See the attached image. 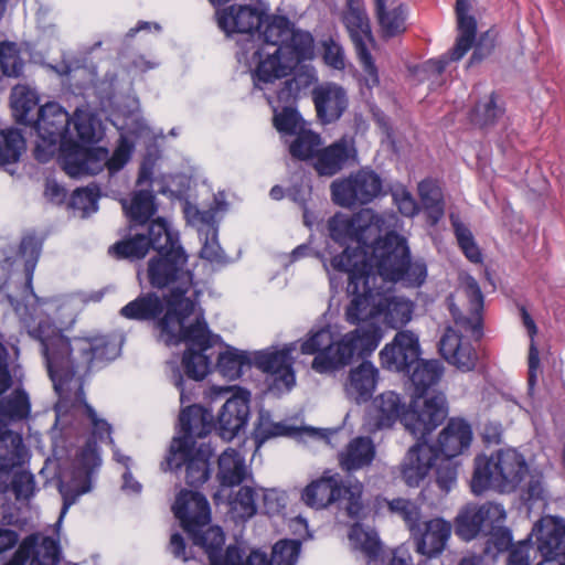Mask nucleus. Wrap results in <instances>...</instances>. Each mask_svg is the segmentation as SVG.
I'll list each match as a JSON object with an SVG mask.
<instances>
[{"mask_svg":"<svg viewBox=\"0 0 565 565\" xmlns=\"http://www.w3.org/2000/svg\"><path fill=\"white\" fill-rule=\"evenodd\" d=\"M413 303L404 298L395 296H381V316L384 322L393 328L399 329L407 324L412 319Z\"/></svg>","mask_w":565,"mask_h":565,"instance_id":"41","label":"nucleus"},{"mask_svg":"<svg viewBox=\"0 0 565 565\" xmlns=\"http://www.w3.org/2000/svg\"><path fill=\"white\" fill-rule=\"evenodd\" d=\"M209 561L211 565H269L267 554L260 551H252L244 561L242 551L236 545L227 546L224 554L221 552Z\"/></svg>","mask_w":565,"mask_h":565,"instance_id":"47","label":"nucleus"},{"mask_svg":"<svg viewBox=\"0 0 565 565\" xmlns=\"http://www.w3.org/2000/svg\"><path fill=\"white\" fill-rule=\"evenodd\" d=\"M218 28L231 35L233 33L254 34L264 22V12L250 6H230L216 11Z\"/></svg>","mask_w":565,"mask_h":565,"instance_id":"24","label":"nucleus"},{"mask_svg":"<svg viewBox=\"0 0 565 565\" xmlns=\"http://www.w3.org/2000/svg\"><path fill=\"white\" fill-rule=\"evenodd\" d=\"M71 115L65 107L56 102H47L39 108L34 127L38 134L35 157L46 162L56 157L67 175L70 172L71 138L68 126Z\"/></svg>","mask_w":565,"mask_h":565,"instance_id":"9","label":"nucleus"},{"mask_svg":"<svg viewBox=\"0 0 565 565\" xmlns=\"http://www.w3.org/2000/svg\"><path fill=\"white\" fill-rule=\"evenodd\" d=\"M301 550L298 540H280L273 546L269 565H296Z\"/></svg>","mask_w":565,"mask_h":565,"instance_id":"60","label":"nucleus"},{"mask_svg":"<svg viewBox=\"0 0 565 565\" xmlns=\"http://www.w3.org/2000/svg\"><path fill=\"white\" fill-rule=\"evenodd\" d=\"M39 102L38 94L26 85H17L10 95V105L14 118L22 124L30 121L29 115Z\"/></svg>","mask_w":565,"mask_h":565,"instance_id":"45","label":"nucleus"},{"mask_svg":"<svg viewBox=\"0 0 565 565\" xmlns=\"http://www.w3.org/2000/svg\"><path fill=\"white\" fill-rule=\"evenodd\" d=\"M504 522H494L489 526V530L483 536H487V541L483 547V554L486 556L495 557L499 554L510 551L512 548V533L511 530L503 525Z\"/></svg>","mask_w":565,"mask_h":565,"instance_id":"46","label":"nucleus"},{"mask_svg":"<svg viewBox=\"0 0 565 565\" xmlns=\"http://www.w3.org/2000/svg\"><path fill=\"white\" fill-rule=\"evenodd\" d=\"M156 198L151 191L140 190L135 193L129 207V216L134 222L143 225L156 214Z\"/></svg>","mask_w":565,"mask_h":565,"instance_id":"52","label":"nucleus"},{"mask_svg":"<svg viewBox=\"0 0 565 565\" xmlns=\"http://www.w3.org/2000/svg\"><path fill=\"white\" fill-rule=\"evenodd\" d=\"M22 456V440L18 435L4 431L0 435V491L6 492L9 468L15 467Z\"/></svg>","mask_w":565,"mask_h":565,"instance_id":"39","label":"nucleus"},{"mask_svg":"<svg viewBox=\"0 0 565 565\" xmlns=\"http://www.w3.org/2000/svg\"><path fill=\"white\" fill-rule=\"evenodd\" d=\"M374 427L376 429L390 428L397 419L404 424V415L409 409L405 407L399 395L393 391L380 394L373 401Z\"/></svg>","mask_w":565,"mask_h":565,"instance_id":"34","label":"nucleus"},{"mask_svg":"<svg viewBox=\"0 0 565 565\" xmlns=\"http://www.w3.org/2000/svg\"><path fill=\"white\" fill-rule=\"evenodd\" d=\"M312 100L317 117L322 124L337 121L348 107L347 92L335 83H326L315 87Z\"/></svg>","mask_w":565,"mask_h":565,"instance_id":"26","label":"nucleus"},{"mask_svg":"<svg viewBox=\"0 0 565 565\" xmlns=\"http://www.w3.org/2000/svg\"><path fill=\"white\" fill-rule=\"evenodd\" d=\"M332 202L341 207L353 209L372 203L385 194L383 179L370 167H362L330 184Z\"/></svg>","mask_w":565,"mask_h":565,"instance_id":"13","label":"nucleus"},{"mask_svg":"<svg viewBox=\"0 0 565 565\" xmlns=\"http://www.w3.org/2000/svg\"><path fill=\"white\" fill-rule=\"evenodd\" d=\"M109 150L97 145H82L73 139V178L96 175L106 168Z\"/></svg>","mask_w":565,"mask_h":565,"instance_id":"33","label":"nucleus"},{"mask_svg":"<svg viewBox=\"0 0 565 565\" xmlns=\"http://www.w3.org/2000/svg\"><path fill=\"white\" fill-rule=\"evenodd\" d=\"M152 231H157L156 254L149 259L147 276L151 287L171 290L164 296L166 308L171 302H180L193 286V273L188 268L189 255L181 244L179 232L172 230L168 223H158Z\"/></svg>","mask_w":565,"mask_h":565,"instance_id":"4","label":"nucleus"},{"mask_svg":"<svg viewBox=\"0 0 565 565\" xmlns=\"http://www.w3.org/2000/svg\"><path fill=\"white\" fill-rule=\"evenodd\" d=\"M301 499L306 505L317 510L344 499L348 501V513L358 516L362 510V484H345L339 472L326 470L318 479L307 484Z\"/></svg>","mask_w":565,"mask_h":565,"instance_id":"11","label":"nucleus"},{"mask_svg":"<svg viewBox=\"0 0 565 565\" xmlns=\"http://www.w3.org/2000/svg\"><path fill=\"white\" fill-rule=\"evenodd\" d=\"M533 532L541 561L535 565H565V522L557 516H544Z\"/></svg>","mask_w":565,"mask_h":565,"instance_id":"19","label":"nucleus"},{"mask_svg":"<svg viewBox=\"0 0 565 565\" xmlns=\"http://www.w3.org/2000/svg\"><path fill=\"white\" fill-rule=\"evenodd\" d=\"M383 337L379 326L372 323L355 328L335 339L330 326L312 328L299 340V351L313 355L311 369L319 374L340 371L358 356L365 359L377 348Z\"/></svg>","mask_w":565,"mask_h":565,"instance_id":"3","label":"nucleus"},{"mask_svg":"<svg viewBox=\"0 0 565 565\" xmlns=\"http://www.w3.org/2000/svg\"><path fill=\"white\" fill-rule=\"evenodd\" d=\"M172 510L193 544L201 547L209 559L223 551L225 534L222 527L210 525L211 507L204 494L183 489L177 495Z\"/></svg>","mask_w":565,"mask_h":565,"instance_id":"8","label":"nucleus"},{"mask_svg":"<svg viewBox=\"0 0 565 565\" xmlns=\"http://www.w3.org/2000/svg\"><path fill=\"white\" fill-rule=\"evenodd\" d=\"M522 322L527 331V334L531 339V344L529 349V358H527V364H529V372H527V382L530 386H533L536 382V370L540 365V355L539 350L535 345L534 338L537 334V327L531 317V315L527 312L525 307L520 308Z\"/></svg>","mask_w":565,"mask_h":565,"instance_id":"57","label":"nucleus"},{"mask_svg":"<svg viewBox=\"0 0 565 565\" xmlns=\"http://www.w3.org/2000/svg\"><path fill=\"white\" fill-rule=\"evenodd\" d=\"M413 366L408 374L415 394L404 415V426L414 437L422 439L443 424L448 415L446 395L434 390L444 375V365L439 360L419 358Z\"/></svg>","mask_w":565,"mask_h":565,"instance_id":"5","label":"nucleus"},{"mask_svg":"<svg viewBox=\"0 0 565 565\" xmlns=\"http://www.w3.org/2000/svg\"><path fill=\"white\" fill-rule=\"evenodd\" d=\"M436 483L443 492H449L456 484L458 475V463L454 459L440 457L435 460Z\"/></svg>","mask_w":565,"mask_h":565,"instance_id":"62","label":"nucleus"},{"mask_svg":"<svg viewBox=\"0 0 565 565\" xmlns=\"http://www.w3.org/2000/svg\"><path fill=\"white\" fill-rule=\"evenodd\" d=\"M163 310V300L156 292L149 291L129 301L120 309L119 313L125 319L134 321H159Z\"/></svg>","mask_w":565,"mask_h":565,"instance_id":"35","label":"nucleus"},{"mask_svg":"<svg viewBox=\"0 0 565 565\" xmlns=\"http://www.w3.org/2000/svg\"><path fill=\"white\" fill-rule=\"evenodd\" d=\"M446 302L457 329L452 327L445 329L438 343L439 353L445 361L459 371H473L477 366L478 353L461 332L467 333L476 342L483 338V292L476 278L467 276L457 296L449 295Z\"/></svg>","mask_w":565,"mask_h":565,"instance_id":"2","label":"nucleus"},{"mask_svg":"<svg viewBox=\"0 0 565 565\" xmlns=\"http://www.w3.org/2000/svg\"><path fill=\"white\" fill-rule=\"evenodd\" d=\"M331 267L339 273L348 274V281L351 280L353 274L364 276H375L371 270V265L367 263V258L358 255L354 249H351L349 245L344 249L334 255L330 260Z\"/></svg>","mask_w":565,"mask_h":565,"instance_id":"42","label":"nucleus"},{"mask_svg":"<svg viewBox=\"0 0 565 565\" xmlns=\"http://www.w3.org/2000/svg\"><path fill=\"white\" fill-rule=\"evenodd\" d=\"M322 145V138L318 132L301 128L289 145V153L300 161H315Z\"/></svg>","mask_w":565,"mask_h":565,"instance_id":"43","label":"nucleus"},{"mask_svg":"<svg viewBox=\"0 0 565 565\" xmlns=\"http://www.w3.org/2000/svg\"><path fill=\"white\" fill-rule=\"evenodd\" d=\"M74 351L77 352V356L73 358V379L76 375L82 379L89 374L95 362H109L119 354L116 342L105 334L73 338ZM79 418L88 420L92 434L73 457V505L81 495L93 490L103 465L97 440L107 437L109 444H114L111 426L107 420L99 418L93 406L87 403L82 380L73 392V423Z\"/></svg>","mask_w":565,"mask_h":565,"instance_id":"1","label":"nucleus"},{"mask_svg":"<svg viewBox=\"0 0 565 565\" xmlns=\"http://www.w3.org/2000/svg\"><path fill=\"white\" fill-rule=\"evenodd\" d=\"M349 537L369 558L375 559L380 555L382 547L376 532L367 531L362 524L355 523L350 530Z\"/></svg>","mask_w":565,"mask_h":565,"instance_id":"53","label":"nucleus"},{"mask_svg":"<svg viewBox=\"0 0 565 565\" xmlns=\"http://www.w3.org/2000/svg\"><path fill=\"white\" fill-rule=\"evenodd\" d=\"M379 379V370L369 361L352 369L347 383V392L356 402H366L373 395Z\"/></svg>","mask_w":565,"mask_h":565,"instance_id":"36","label":"nucleus"},{"mask_svg":"<svg viewBox=\"0 0 565 565\" xmlns=\"http://www.w3.org/2000/svg\"><path fill=\"white\" fill-rule=\"evenodd\" d=\"M181 436L188 444H196L195 438L206 437L215 426L212 413L199 404H193L181 409L179 415Z\"/></svg>","mask_w":565,"mask_h":565,"instance_id":"30","label":"nucleus"},{"mask_svg":"<svg viewBox=\"0 0 565 565\" xmlns=\"http://www.w3.org/2000/svg\"><path fill=\"white\" fill-rule=\"evenodd\" d=\"M73 127L76 130L77 142L94 146L102 142L106 136V127L97 113L76 108L73 111Z\"/></svg>","mask_w":565,"mask_h":565,"instance_id":"37","label":"nucleus"},{"mask_svg":"<svg viewBox=\"0 0 565 565\" xmlns=\"http://www.w3.org/2000/svg\"><path fill=\"white\" fill-rule=\"evenodd\" d=\"M246 477V467L241 454L228 448L218 458L217 478L223 487L241 484Z\"/></svg>","mask_w":565,"mask_h":565,"instance_id":"40","label":"nucleus"},{"mask_svg":"<svg viewBox=\"0 0 565 565\" xmlns=\"http://www.w3.org/2000/svg\"><path fill=\"white\" fill-rule=\"evenodd\" d=\"M158 223H168L164 218L158 217L148 226V234H135L117 241L109 246L108 254L116 259L139 260L146 257L150 248L153 249L157 242V231H152Z\"/></svg>","mask_w":565,"mask_h":565,"instance_id":"29","label":"nucleus"},{"mask_svg":"<svg viewBox=\"0 0 565 565\" xmlns=\"http://www.w3.org/2000/svg\"><path fill=\"white\" fill-rule=\"evenodd\" d=\"M341 21L366 76V85L369 87L377 86L380 84L379 71L367 47L369 44L374 43V36L370 18L362 0H348L341 13Z\"/></svg>","mask_w":565,"mask_h":565,"instance_id":"12","label":"nucleus"},{"mask_svg":"<svg viewBox=\"0 0 565 565\" xmlns=\"http://www.w3.org/2000/svg\"><path fill=\"white\" fill-rule=\"evenodd\" d=\"M254 365L264 373L274 376L277 385L291 390L296 384L291 349L282 348L275 351H259L254 356Z\"/></svg>","mask_w":565,"mask_h":565,"instance_id":"25","label":"nucleus"},{"mask_svg":"<svg viewBox=\"0 0 565 565\" xmlns=\"http://www.w3.org/2000/svg\"><path fill=\"white\" fill-rule=\"evenodd\" d=\"M256 492L250 487H242L232 501V508L242 519H249L257 512Z\"/></svg>","mask_w":565,"mask_h":565,"instance_id":"63","label":"nucleus"},{"mask_svg":"<svg viewBox=\"0 0 565 565\" xmlns=\"http://www.w3.org/2000/svg\"><path fill=\"white\" fill-rule=\"evenodd\" d=\"M295 433V427L287 426L282 423H273L260 415L258 423L255 425L253 430V438L255 440L256 448L258 449L273 437L292 436Z\"/></svg>","mask_w":565,"mask_h":565,"instance_id":"56","label":"nucleus"},{"mask_svg":"<svg viewBox=\"0 0 565 565\" xmlns=\"http://www.w3.org/2000/svg\"><path fill=\"white\" fill-rule=\"evenodd\" d=\"M249 402L250 393L242 390L223 404L214 422V429L223 440L231 441L245 428L250 413Z\"/></svg>","mask_w":565,"mask_h":565,"instance_id":"22","label":"nucleus"},{"mask_svg":"<svg viewBox=\"0 0 565 565\" xmlns=\"http://www.w3.org/2000/svg\"><path fill=\"white\" fill-rule=\"evenodd\" d=\"M259 38L267 44L277 46V52L294 51L298 58L315 57V39L309 31L296 29L286 15L264 13Z\"/></svg>","mask_w":565,"mask_h":565,"instance_id":"16","label":"nucleus"},{"mask_svg":"<svg viewBox=\"0 0 565 565\" xmlns=\"http://www.w3.org/2000/svg\"><path fill=\"white\" fill-rule=\"evenodd\" d=\"M25 150V141L15 129L0 131V166L13 163L19 160Z\"/></svg>","mask_w":565,"mask_h":565,"instance_id":"50","label":"nucleus"},{"mask_svg":"<svg viewBox=\"0 0 565 565\" xmlns=\"http://www.w3.org/2000/svg\"><path fill=\"white\" fill-rule=\"evenodd\" d=\"M451 535L450 522L435 518L424 523V530L416 539V551L429 558L440 555Z\"/></svg>","mask_w":565,"mask_h":565,"instance_id":"32","label":"nucleus"},{"mask_svg":"<svg viewBox=\"0 0 565 565\" xmlns=\"http://www.w3.org/2000/svg\"><path fill=\"white\" fill-rule=\"evenodd\" d=\"M384 224L383 217L372 209H362L352 215L337 212L327 222L330 238L340 246L356 243L366 248Z\"/></svg>","mask_w":565,"mask_h":565,"instance_id":"15","label":"nucleus"},{"mask_svg":"<svg viewBox=\"0 0 565 565\" xmlns=\"http://www.w3.org/2000/svg\"><path fill=\"white\" fill-rule=\"evenodd\" d=\"M507 512L502 504L487 501L482 504L467 503L454 520L455 534L463 542L483 536L494 522H505Z\"/></svg>","mask_w":565,"mask_h":565,"instance_id":"17","label":"nucleus"},{"mask_svg":"<svg viewBox=\"0 0 565 565\" xmlns=\"http://www.w3.org/2000/svg\"><path fill=\"white\" fill-rule=\"evenodd\" d=\"M426 437L409 448L402 465V479L409 487H418L429 470L435 466L433 449L426 443Z\"/></svg>","mask_w":565,"mask_h":565,"instance_id":"28","label":"nucleus"},{"mask_svg":"<svg viewBox=\"0 0 565 565\" xmlns=\"http://www.w3.org/2000/svg\"><path fill=\"white\" fill-rule=\"evenodd\" d=\"M135 151V143L126 136L120 135L110 157L106 159V169L109 174H116L130 161Z\"/></svg>","mask_w":565,"mask_h":565,"instance_id":"59","label":"nucleus"},{"mask_svg":"<svg viewBox=\"0 0 565 565\" xmlns=\"http://www.w3.org/2000/svg\"><path fill=\"white\" fill-rule=\"evenodd\" d=\"M358 150L353 139L345 136L320 148L312 168L319 177H333L356 161Z\"/></svg>","mask_w":565,"mask_h":565,"instance_id":"21","label":"nucleus"},{"mask_svg":"<svg viewBox=\"0 0 565 565\" xmlns=\"http://www.w3.org/2000/svg\"><path fill=\"white\" fill-rule=\"evenodd\" d=\"M367 263L375 276L384 281L401 284L406 288H419L427 278V265L412 259L407 241L394 231L383 237L376 234L370 242Z\"/></svg>","mask_w":565,"mask_h":565,"instance_id":"6","label":"nucleus"},{"mask_svg":"<svg viewBox=\"0 0 565 565\" xmlns=\"http://www.w3.org/2000/svg\"><path fill=\"white\" fill-rule=\"evenodd\" d=\"M375 456L376 448L371 437L358 436L338 454V463L343 471L352 473L371 466Z\"/></svg>","mask_w":565,"mask_h":565,"instance_id":"31","label":"nucleus"},{"mask_svg":"<svg viewBox=\"0 0 565 565\" xmlns=\"http://www.w3.org/2000/svg\"><path fill=\"white\" fill-rule=\"evenodd\" d=\"M459 35L452 47V58L461 60L472 47L477 35V21L472 15L457 17Z\"/></svg>","mask_w":565,"mask_h":565,"instance_id":"49","label":"nucleus"},{"mask_svg":"<svg viewBox=\"0 0 565 565\" xmlns=\"http://www.w3.org/2000/svg\"><path fill=\"white\" fill-rule=\"evenodd\" d=\"M0 67L7 76H19L23 68L20 47L15 42H0Z\"/></svg>","mask_w":565,"mask_h":565,"instance_id":"58","label":"nucleus"},{"mask_svg":"<svg viewBox=\"0 0 565 565\" xmlns=\"http://www.w3.org/2000/svg\"><path fill=\"white\" fill-rule=\"evenodd\" d=\"M213 449L210 444H188L184 438H172L166 463L170 471L184 467V481L194 489L203 486L211 477V458Z\"/></svg>","mask_w":565,"mask_h":565,"instance_id":"14","label":"nucleus"},{"mask_svg":"<svg viewBox=\"0 0 565 565\" xmlns=\"http://www.w3.org/2000/svg\"><path fill=\"white\" fill-rule=\"evenodd\" d=\"M527 475V462L515 449H499L490 456L480 454L473 460L470 490L475 495H481L488 490L511 493Z\"/></svg>","mask_w":565,"mask_h":565,"instance_id":"7","label":"nucleus"},{"mask_svg":"<svg viewBox=\"0 0 565 565\" xmlns=\"http://www.w3.org/2000/svg\"><path fill=\"white\" fill-rule=\"evenodd\" d=\"M0 409L11 418H24L30 413L29 397L25 392L17 390L0 404Z\"/></svg>","mask_w":565,"mask_h":565,"instance_id":"64","label":"nucleus"},{"mask_svg":"<svg viewBox=\"0 0 565 565\" xmlns=\"http://www.w3.org/2000/svg\"><path fill=\"white\" fill-rule=\"evenodd\" d=\"M195 300L189 298L178 303L171 302L166 308L162 317L157 321L160 338L167 345H174L181 342L188 348L206 351L212 345V333L204 316H196L195 321L185 326V321L195 311Z\"/></svg>","mask_w":565,"mask_h":565,"instance_id":"10","label":"nucleus"},{"mask_svg":"<svg viewBox=\"0 0 565 565\" xmlns=\"http://www.w3.org/2000/svg\"><path fill=\"white\" fill-rule=\"evenodd\" d=\"M420 353L418 337L409 330H402L395 334L392 342L385 344L379 355L383 369L409 373L419 360Z\"/></svg>","mask_w":565,"mask_h":565,"instance_id":"20","label":"nucleus"},{"mask_svg":"<svg viewBox=\"0 0 565 565\" xmlns=\"http://www.w3.org/2000/svg\"><path fill=\"white\" fill-rule=\"evenodd\" d=\"M317 81L313 71L298 72L292 78L286 79L277 92V100L281 106L294 107L302 89Z\"/></svg>","mask_w":565,"mask_h":565,"instance_id":"44","label":"nucleus"},{"mask_svg":"<svg viewBox=\"0 0 565 565\" xmlns=\"http://www.w3.org/2000/svg\"><path fill=\"white\" fill-rule=\"evenodd\" d=\"M205 351L186 348L182 356L185 375L194 381H201L209 374L210 360Z\"/></svg>","mask_w":565,"mask_h":565,"instance_id":"55","label":"nucleus"},{"mask_svg":"<svg viewBox=\"0 0 565 565\" xmlns=\"http://www.w3.org/2000/svg\"><path fill=\"white\" fill-rule=\"evenodd\" d=\"M255 55L259 57L255 68V78L265 84L288 76L298 64L311 60L298 58L295 52L289 50L278 53L277 47L273 53H268L265 58H262L259 51L255 52Z\"/></svg>","mask_w":565,"mask_h":565,"instance_id":"27","label":"nucleus"},{"mask_svg":"<svg viewBox=\"0 0 565 565\" xmlns=\"http://www.w3.org/2000/svg\"><path fill=\"white\" fill-rule=\"evenodd\" d=\"M452 227L458 245L463 255L475 264L482 262V254L477 245L471 231L458 220H452Z\"/></svg>","mask_w":565,"mask_h":565,"instance_id":"61","label":"nucleus"},{"mask_svg":"<svg viewBox=\"0 0 565 565\" xmlns=\"http://www.w3.org/2000/svg\"><path fill=\"white\" fill-rule=\"evenodd\" d=\"M99 198L100 190L95 183L73 190V214L78 212L82 218L87 217L97 211Z\"/></svg>","mask_w":565,"mask_h":565,"instance_id":"51","label":"nucleus"},{"mask_svg":"<svg viewBox=\"0 0 565 565\" xmlns=\"http://www.w3.org/2000/svg\"><path fill=\"white\" fill-rule=\"evenodd\" d=\"M504 114V102L495 92H491L488 96L476 103L469 113V118L475 126L486 129L497 125Z\"/></svg>","mask_w":565,"mask_h":565,"instance_id":"38","label":"nucleus"},{"mask_svg":"<svg viewBox=\"0 0 565 565\" xmlns=\"http://www.w3.org/2000/svg\"><path fill=\"white\" fill-rule=\"evenodd\" d=\"M375 14L383 39H392L406 31L405 15L401 8L386 10V3H384L382 9L375 8Z\"/></svg>","mask_w":565,"mask_h":565,"instance_id":"48","label":"nucleus"},{"mask_svg":"<svg viewBox=\"0 0 565 565\" xmlns=\"http://www.w3.org/2000/svg\"><path fill=\"white\" fill-rule=\"evenodd\" d=\"M472 441L471 426L462 418H450L439 433L435 445H429L436 460L454 459L469 449Z\"/></svg>","mask_w":565,"mask_h":565,"instance_id":"23","label":"nucleus"},{"mask_svg":"<svg viewBox=\"0 0 565 565\" xmlns=\"http://www.w3.org/2000/svg\"><path fill=\"white\" fill-rule=\"evenodd\" d=\"M376 276L353 274L348 281L347 291L352 299L345 310V319L351 324H359L370 318L381 316L382 291L375 287Z\"/></svg>","mask_w":565,"mask_h":565,"instance_id":"18","label":"nucleus"},{"mask_svg":"<svg viewBox=\"0 0 565 565\" xmlns=\"http://www.w3.org/2000/svg\"><path fill=\"white\" fill-rule=\"evenodd\" d=\"M250 359L245 352L238 350H227L222 352L217 359V367L223 376L230 380H236L242 376L243 367L250 365Z\"/></svg>","mask_w":565,"mask_h":565,"instance_id":"54","label":"nucleus"}]
</instances>
